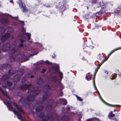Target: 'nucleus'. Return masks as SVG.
<instances>
[{
    "instance_id": "f257e3e1",
    "label": "nucleus",
    "mask_w": 121,
    "mask_h": 121,
    "mask_svg": "<svg viewBox=\"0 0 121 121\" xmlns=\"http://www.w3.org/2000/svg\"><path fill=\"white\" fill-rule=\"evenodd\" d=\"M11 104V103L10 102H7V104H6L9 109L10 110V109H11L10 110L11 111H13L15 114L17 115V118L21 121H26L24 118L22 117L21 115L18 114V112L17 111L15 110L10 105Z\"/></svg>"
},
{
    "instance_id": "f03ea898",
    "label": "nucleus",
    "mask_w": 121,
    "mask_h": 121,
    "mask_svg": "<svg viewBox=\"0 0 121 121\" xmlns=\"http://www.w3.org/2000/svg\"><path fill=\"white\" fill-rule=\"evenodd\" d=\"M99 4L100 6L101 7V9L99 11L96 13L95 15L98 14L101 15L103 13H105V10L104 9L105 5L103 4V3L99 2Z\"/></svg>"
},
{
    "instance_id": "7ed1b4c3",
    "label": "nucleus",
    "mask_w": 121,
    "mask_h": 121,
    "mask_svg": "<svg viewBox=\"0 0 121 121\" xmlns=\"http://www.w3.org/2000/svg\"><path fill=\"white\" fill-rule=\"evenodd\" d=\"M19 4L20 8L22 9V10L23 12H25L27 11V9L26 8V5L23 3Z\"/></svg>"
},
{
    "instance_id": "20e7f679",
    "label": "nucleus",
    "mask_w": 121,
    "mask_h": 121,
    "mask_svg": "<svg viewBox=\"0 0 121 121\" xmlns=\"http://www.w3.org/2000/svg\"><path fill=\"white\" fill-rule=\"evenodd\" d=\"M93 76V84L94 85V87L95 88V89L96 90V88L95 87V76H92V75H90L89 76V78H88L86 76V79L88 81H89L91 79V77Z\"/></svg>"
},
{
    "instance_id": "39448f33",
    "label": "nucleus",
    "mask_w": 121,
    "mask_h": 121,
    "mask_svg": "<svg viewBox=\"0 0 121 121\" xmlns=\"http://www.w3.org/2000/svg\"><path fill=\"white\" fill-rule=\"evenodd\" d=\"M9 36L10 34L9 33L6 34L4 36L1 37V39L3 41H4L7 39L9 38Z\"/></svg>"
},
{
    "instance_id": "423d86ee",
    "label": "nucleus",
    "mask_w": 121,
    "mask_h": 121,
    "mask_svg": "<svg viewBox=\"0 0 121 121\" xmlns=\"http://www.w3.org/2000/svg\"><path fill=\"white\" fill-rule=\"evenodd\" d=\"M9 44H7L3 46V48L2 49V51L3 52H6L7 50L9 49V47H8L9 45Z\"/></svg>"
},
{
    "instance_id": "0eeeda50",
    "label": "nucleus",
    "mask_w": 121,
    "mask_h": 121,
    "mask_svg": "<svg viewBox=\"0 0 121 121\" xmlns=\"http://www.w3.org/2000/svg\"><path fill=\"white\" fill-rule=\"evenodd\" d=\"M13 104L16 107V108L18 109L19 112H23L22 108L20 107H19L16 103H14Z\"/></svg>"
},
{
    "instance_id": "6e6552de",
    "label": "nucleus",
    "mask_w": 121,
    "mask_h": 121,
    "mask_svg": "<svg viewBox=\"0 0 121 121\" xmlns=\"http://www.w3.org/2000/svg\"><path fill=\"white\" fill-rule=\"evenodd\" d=\"M0 22L1 23L4 24H6L8 22V21L6 19H3L1 20Z\"/></svg>"
},
{
    "instance_id": "1a4fd4ad",
    "label": "nucleus",
    "mask_w": 121,
    "mask_h": 121,
    "mask_svg": "<svg viewBox=\"0 0 121 121\" xmlns=\"http://www.w3.org/2000/svg\"><path fill=\"white\" fill-rule=\"evenodd\" d=\"M0 92H1L3 95L7 96V98L9 99V97L8 96L7 92H4L0 88Z\"/></svg>"
},
{
    "instance_id": "9d476101",
    "label": "nucleus",
    "mask_w": 121,
    "mask_h": 121,
    "mask_svg": "<svg viewBox=\"0 0 121 121\" xmlns=\"http://www.w3.org/2000/svg\"><path fill=\"white\" fill-rule=\"evenodd\" d=\"M65 9V7L63 5H62L59 8V11L60 12H63Z\"/></svg>"
},
{
    "instance_id": "9b49d317",
    "label": "nucleus",
    "mask_w": 121,
    "mask_h": 121,
    "mask_svg": "<svg viewBox=\"0 0 121 121\" xmlns=\"http://www.w3.org/2000/svg\"><path fill=\"white\" fill-rule=\"evenodd\" d=\"M121 49V47L120 48H116L115 49H114L108 55V57H109L111 55L112 53L113 52L115 51L118 50V49Z\"/></svg>"
},
{
    "instance_id": "f8f14e48",
    "label": "nucleus",
    "mask_w": 121,
    "mask_h": 121,
    "mask_svg": "<svg viewBox=\"0 0 121 121\" xmlns=\"http://www.w3.org/2000/svg\"><path fill=\"white\" fill-rule=\"evenodd\" d=\"M105 60H103V61L101 62V64H99V66H98L97 68L95 70V74H96L98 69L99 68V67L101 65H102V64Z\"/></svg>"
},
{
    "instance_id": "ddd939ff",
    "label": "nucleus",
    "mask_w": 121,
    "mask_h": 121,
    "mask_svg": "<svg viewBox=\"0 0 121 121\" xmlns=\"http://www.w3.org/2000/svg\"><path fill=\"white\" fill-rule=\"evenodd\" d=\"M43 108L42 106H41L37 107L36 109V110L37 112H39L42 110Z\"/></svg>"
},
{
    "instance_id": "4468645a",
    "label": "nucleus",
    "mask_w": 121,
    "mask_h": 121,
    "mask_svg": "<svg viewBox=\"0 0 121 121\" xmlns=\"http://www.w3.org/2000/svg\"><path fill=\"white\" fill-rule=\"evenodd\" d=\"M115 116V115L112 114V112L111 111L110 113L108 115V117L109 118L111 119L112 117H114Z\"/></svg>"
},
{
    "instance_id": "2eb2a0df",
    "label": "nucleus",
    "mask_w": 121,
    "mask_h": 121,
    "mask_svg": "<svg viewBox=\"0 0 121 121\" xmlns=\"http://www.w3.org/2000/svg\"><path fill=\"white\" fill-rule=\"evenodd\" d=\"M4 28H0V37L1 36L2 34L4 33Z\"/></svg>"
},
{
    "instance_id": "dca6fc26",
    "label": "nucleus",
    "mask_w": 121,
    "mask_h": 121,
    "mask_svg": "<svg viewBox=\"0 0 121 121\" xmlns=\"http://www.w3.org/2000/svg\"><path fill=\"white\" fill-rule=\"evenodd\" d=\"M60 100L62 102L64 105H65L67 104V100L65 99H60Z\"/></svg>"
},
{
    "instance_id": "f3484780",
    "label": "nucleus",
    "mask_w": 121,
    "mask_h": 121,
    "mask_svg": "<svg viewBox=\"0 0 121 121\" xmlns=\"http://www.w3.org/2000/svg\"><path fill=\"white\" fill-rule=\"evenodd\" d=\"M25 35L26 36H27L28 38V40H29L30 37L31 35L30 33H25Z\"/></svg>"
},
{
    "instance_id": "a211bd4d",
    "label": "nucleus",
    "mask_w": 121,
    "mask_h": 121,
    "mask_svg": "<svg viewBox=\"0 0 121 121\" xmlns=\"http://www.w3.org/2000/svg\"><path fill=\"white\" fill-rule=\"evenodd\" d=\"M90 2L92 4H96V0H91V1H90Z\"/></svg>"
},
{
    "instance_id": "6ab92c4d",
    "label": "nucleus",
    "mask_w": 121,
    "mask_h": 121,
    "mask_svg": "<svg viewBox=\"0 0 121 121\" xmlns=\"http://www.w3.org/2000/svg\"><path fill=\"white\" fill-rule=\"evenodd\" d=\"M40 115H42V116L41 117L40 116V117L42 118L43 120H43H44L45 118L46 117H45V116H44V114L43 113H41Z\"/></svg>"
},
{
    "instance_id": "aec40b11",
    "label": "nucleus",
    "mask_w": 121,
    "mask_h": 121,
    "mask_svg": "<svg viewBox=\"0 0 121 121\" xmlns=\"http://www.w3.org/2000/svg\"><path fill=\"white\" fill-rule=\"evenodd\" d=\"M76 96L78 100L80 101H82V99L80 97L78 96Z\"/></svg>"
},
{
    "instance_id": "412c9836",
    "label": "nucleus",
    "mask_w": 121,
    "mask_h": 121,
    "mask_svg": "<svg viewBox=\"0 0 121 121\" xmlns=\"http://www.w3.org/2000/svg\"><path fill=\"white\" fill-rule=\"evenodd\" d=\"M0 15H10L9 14H8L7 13H3L1 12H0Z\"/></svg>"
},
{
    "instance_id": "4be33fe9",
    "label": "nucleus",
    "mask_w": 121,
    "mask_h": 121,
    "mask_svg": "<svg viewBox=\"0 0 121 121\" xmlns=\"http://www.w3.org/2000/svg\"><path fill=\"white\" fill-rule=\"evenodd\" d=\"M12 71L11 69L9 71V73L10 75H12L14 73L13 72V73H12Z\"/></svg>"
},
{
    "instance_id": "5701e85b",
    "label": "nucleus",
    "mask_w": 121,
    "mask_h": 121,
    "mask_svg": "<svg viewBox=\"0 0 121 121\" xmlns=\"http://www.w3.org/2000/svg\"><path fill=\"white\" fill-rule=\"evenodd\" d=\"M15 51V48L12 49L11 50V52L12 53H14Z\"/></svg>"
},
{
    "instance_id": "b1692460",
    "label": "nucleus",
    "mask_w": 121,
    "mask_h": 121,
    "mask_svg": "<svg viewBox=\"0 0 121 121\" xmlns=\"http://www.w3.org/2000/svg\"><path fill=\"white\" fill-rule=\"evenodd\" d=\"M59 75H60V76L61 77V78H62V77H63L62 73L60 72H59ZM61 78H61L60 80L61 79Z\"/></svg>"
},
{
    "instance_id": "393cba45",
    "label": "nucleus",
    "mask_w": 121,
    "mask_h": 121,
    "mask_svg": "<svg viewBox=\"0 0 121 121\" xmlns=\"http://www.w3.org/2000/svg\"><path fill=\"white\" fill-rule=\"evenodd\" d=\"M45 119L44 120H43L44 121H47L49 119V117H46ZM49 119H50V118H49Z\"/></svg>"
},
{
    "instance_id": "a878e982",
    "label": "nucleus",
    "mask_w": 121,
    "mask_h": 121,
    "mask_svg": "<svg viewBox=\"0 0 121 121\" xmlns=\"http://www.w3.org/2000/svg\"><path fill=\"white\" fill-rule=\"evenodd\" d=\"M20 23L21 25H24V21H21Z\"/></svg>"
},
{
    "instance_id": "bb28decb",
    "label": "nucleus",
    "mask_w": 121,
    "mask_h": 121,
    "mask_svg": "<svg viewBox=\"0 0 121 121\" xmlns=\"http://www.w3.org/2000/svg\"><path fill=\"white\" fill-rule=\"evenodd\" d=\"M30 85H25L24 86V87H25V89H26Z\"/></svg>"
},
{
    "instance_id": "cd10ccee",
    "label": "nucleus",
    "mask_w": 121,
    "mask_h": 121,
    "mask_svg": "<svg viewBox=\"0 0 121 121\" xmlns=\"http://www.w3.org/2000/svg\"><path fill=\"white\" fill-rule=\"evenodd\" d=\"M12 84V83L11 82H9L7 83V85L9 86L11 85Z\"/></svg>"
},
{
    "instance_id": "c85d7f7f",
    "label": "nucleus",
    "mask_w": 121,
    "mask_h": 121,
    "mask_svg": "<svg viewBox=\"0 0 121 121\" xmlns=\"http://www.w3.org/2000/svg\"><path fill=\"white\" fill-rule=\"evenodd\" d=\"M46 70L45 69H43L42 71L41 72L42 73H43Z\"/></svg>"
},
{
    "instance_id": "c756f323",
    "label": "nucleus",
    "mask_w": 121,
    "mask_h": 121,
    "mask_svg": "<svg viewBox=\"0 0 121 121\" xmlns=\"http://www.w3.org/2000/svg\"><path fill=\"white\" fill-rule=\"evenodd\" d=\"M59 68V67L58 65H57V68H55V69L56 71H57V70H58V69Z\"/></svg>"
},
{
    "instance_id": "7c9ffc66",
    "label": "nucleus",
    "mask_w": 121,
    "mask_h": 121,
    "mask_svg": "<svg viewBox=\"0 0 121 121\" xmlns=\"http://www.w3.org/2000/svg\"><path fill=\"white\" fill-rule=\"evenodd\" d=\"M22 0H18L19 1V2H18V4H20L21 3H22L23 2H22Z\"/></svg>"
},
{
    "instance_id": "2f4dec72",
    "label": "nucleus",
    "mask_w": 121,
    "mask_h": 121,
    "mask_svg": "<svg viewBox=\"0 0 121 121\" xmlns=\"http://www.w3.org/2000/svg\"><path fill=\"white\" fill-rule=\"evenodd\" d=\"M7 76V77H8V76L7 75H4L2 77V78H4L5 77H6Z\"/></svg>"
},
{
    "instance_id": "473e14b6",
    "label": "nucleus",
    "mask_w": 121,
    "mask_h": 121,
    "mask_svg": "<svg viewBox=\"0 0 121 121\" xmlns=\"http://www.w3.org/2000/svg\"><path fill=\"white\" fill-rule=\"evenodd\" d=\"M10 2L12 4L14 3L13 0H10Z\"/></svg>"
},
{
    "instance_id": "72a5a7b5",
    "label": "nucleus",
    "mask_w": 121,
    "mask_h": 121,
    "mask_svg": "<svg viewBox=\"0 0 121 121\" xmlns=\"http://www.w3.org/2000/svg\"><path fill=\"white\" fill-rule=\"evenodd\" d=\"M32 91H31L30 90V89H29L28 90V92H31Z\"/></svg>"
},
{
    "instance_id": "f704fd0d",
    "label": "nucleus",
    "mask_w": 121,
    "mask_h": 121,
    "mask_svg": "<svg viewBox=\"0 0 121 121\" xmlns=\"http://www.w3.org/2000/svg\"><path fill=\"white\" fill-rule=\"evenodd\" d=\"M99 95V97L102 100H103V99H102V98H101V97L100 96V95Z\"/></svg>"
},
{
    "instance_id": "c9c22d12",
    "label": "nucleus",
    "mask_w": 121,
    "mask_h": 121,
    "mask_svg": "<svg viewBox=\"0 0 121 121\" xmlns=\"http://www.w3.org/2000/svg\"><path fill=\"white\" fill-rule=\"evenodd\" d=\"M23 45V44L22 43L21 44H20V47H22V46Z\"/></svg>"
},
{
    "instance_id": "e433bc0d",
    "label": "nucleus",
    "mask_w": 121,
    "mask_h": 121,
    "mask_svg": "<svg viewBox=\"0 0 121 121\" xmlns=\"http://www.w3.org/2000/svg\"><path fill=\"white\" fill-rule=\"evenodd\" d=\"M113 79H115V78H116V75L115 76H113Z\"/></svg>"
},
{
    "instance_id": "4c0bfd02",
    "label": "nucleus",
    "mask_w": 121,
    "mask_h": 121,
    "mask_svg": "<svg viewBox=\"0 0 121 121\" xmlns=\"http://www.w3.org/2000/svg\"><path fill=\"white\" fill-rule=\"evenodd\" d=\"M65 117H62V119L63 120V121H65L64 120H63V118Z\"/></svg>"
},
{
    "instance_id": "58836bf2",
    "label": "nucleus",
    "mask_w": 121,
    "mask_h": 121,
    "mask_svg": "<svg viewBox=\"0 0 121 121\" xmlns=\"http://www.w3.org/2000/svg\"><path fill=\"white\" fill-rule=\"evenodd\" d=\"M37 54V53H36V54H33V55H32V56H34V55H36V54Z\"/></svg>"
},
{
    "instance_id": "ea45409f",
    "label": "nucleus",
    "mask_w": 121,
    "mask_h": 121,
    "mask_svg": "<svg viewBox=\"0 0 121 121\" xmlns=\"http://www.w3.org/2000/svg\"><path fill=\"white\" fill-rule=\"evenodd\" d=\"M105 73H106V74H107L108 73V72L107 71H105Z\"/></svg>"
},
{
    "instance_id": "a19ab883",
    "label": "nucleus",
    "mask_w": 121,
    "mask_h": 121,
    "mask_svg": "<svg viewBox=\"0 0 121 121\" xmlns=\"http://www.w3.org/2000/svg\"><path fill=\"white\" fill-rule=\"evenodd\" d=\"M45 62H46V63H48V62H48V61H46Z\"/></svg>"
},
{
    "instance_id": "79ce46f5",
    "label": "nucleus",
    "mask_w": 121,
    "mask_h": 121,
    "mask_svg": "<svg viewBox=\"0 0 121 121\" xmlns=\"http://www.w3.org/2000/svg\"><path fill=\"white\" fill-rule=\"evenodd\" d=\"M33 77H33V76H31V78H33Z\"/></svg>"
},
{
    "instance_id": "37998d69",
    "label": "nucleus",
    "mask_w": 121,
    "mask_h": 121,
    "mask_svg": "<svg viewBox=\"0 0 121 121\" xmlns=\"http://www.w3.org/2000/svg\"><path fill=\"white\" fill-rule=\"evenodd\" d=\"M108 104V105H109L110 106L112 105L109 104Z\"/></svg>"
},
{
    "instance_id": "c03bdc74",
    "label": "nucleus",
    "mask_w": 121,
    "mask_h": 121,
    "mask_svg": "<svg viewBox=\"0 0 121 121\" xmlns=\"http://www.w3.org/2000/svg\"><path fill=\"white\" fill-rule=\"evenodd\" d=\"M18 17H17L15 18H16V19H17Z\"/></svg>"
},
{
    "instance_id": "a18cd8bd",
    "label": "nucleus",
    "mask_w": 121,
    "mask_h": 121,
    "mask_svg": "<svg viewBox=\"0 0 121 121\" xmlns=\"http://www.w3.org/2000/svg\"><path fill=\"white\" fill-rule=\"evenodd\" d=\"M9 30L10 29H12V28H9Z\"/></svg>"
},
{
    "instance_id": "49530a36",
    "label": "nucleus",
    "mask_w": 121,
    "mask_h": 121,
    "mask_svg": "<svg viewBox=\"0 0 121 121\" xmlns=\"http://www.w3.org/2000/svg\"><path fill=\"white\" fill-rule=\"evenodd\" d=\"M116 111L115 110H114V111Z\"/></svg>"
},
{
    "instance_id": "de8ad7c7",
    "label": "nucleus",
    "mask_w": 121,
    "mask_h": 121,
    "mask_svg": "<svg viewBox=\"0 0 121 121\" xmlns=\"http://www.w3.org/2000/svg\"><path fill=\"white\" fill-rule=\"evenodd\" d=\"M39 4L37 5H39Z\"/></svg>"
},
{
    "instance_id": "09e8293b",
    "label": "nucleus",
    "mask_w": 121,
    "mask_h": 121,
    "mask_svg": "<svg viewBox=\"0 0 121 121\" xmlns=\"http://www.w3.org/2000/svg\"><path fill=\"white\" fill-rule=\"evenodd\" d=\"M97 92H98V94H99V92H98V91H97Z\"/></svg>"
},
{
    "instance_id": "8fccbe9b",
    "label": "nucleus",
    "mask_w": 121,
    "mask_h": 121,
    "mask_svg": "<svg viewBox=\"0 0 121 121\" xmlns=\"http://www.w3.org/2000/svg\"><path fill=\"white\" fill-rule=\"evenodd\" d=\"M89 120H90V119H89V120H88V121H89Z\"/></svg>"
},
{
    "instance_id": "3c124183",
    "label": "nucleus",
    "mask_w": 121,
    "mask_h": 121,
    "mask_svg": "<svg viewBox=\"0 0 121 121\" xmlns=\"http://www.w3.org/2000/svg\"><path fill=\"white\" fill-rule=\"evenodd\" d=\"M21 42H22V40H21Z\"/></svg>"
},
{
    "instance_id": "603ef678",
    "label": "nucleus",
    "mask_w": 121,
    "mask_h": 121,
    "mask_svg": "<svg viewBox=\"0 0 121 121\" xmlns=\"http://www.w3.org/2000/svg\"><path fill=\"white\" fill-rule=\"evenodd\" d=\"M4 103L5 104V103H4Z\"/></svg>"
},
{
    "instance_id": "864d4df0",
    "label": "nucleus",
    "mask_w": 121,
    "mask_h": 121,
    "mask_svg": "<svg viewBox=\"0 0 121 121\" xmlns=\"http://www.w3.org/2000/svg\"><path fill=\"white\" fill-rule=\"evenodd\" d=\"M87 9H88V7H87Z\"/></svg>"
},
{
    "instance_id": "5fc2aeb1",
    "label": "nucleus",
    "mask_w": 121,
    "mask_h": 121,
    "mask_svg": "<svg viewBox=\"0 0 121 121\" xmlns=\"http://www.w3.org/2000/svg\"><path fill=\"white\" fill-rule=\"evenodd\" d=\"M49 64H50V62H49Z\"/></svg>"
},
{
    "instance_id": "6e6d98bb",
    "label": "nucleus",
    "mask_w": 121,
    "mask_h": 121,
    "mask_svg": "<svg viewBox=\"0 0 121 121\" xmlns=\"http://www.w3.org/2000/svg\"><path fill=\"white\" fill-rule=\"evenodd\" d=\"M23 79H22V80H23Z\"/></svg>"
},
{
    "instance_id": "4d7b16f0",
    "label": "nucleus",
    "mask_w": 121,
    "mask_h": 121,
    "mask_svg": "<svg viewBox=\"0 0 121 121\" xmlns=\"http://www.w3.org/2000/svg\"><path fill=\"white\" fill-rule=\"evenodd\" d=\"M27 100H29V99H27Z\"/></svg>"
}]
</instances>
